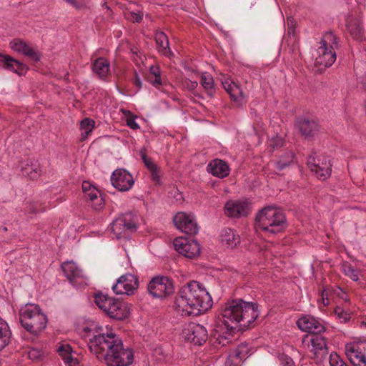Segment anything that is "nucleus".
Wrapping results in <instances>:
<instances>
[{
	"label": "nucleus",
	"instance_id": "f257e3e1",
	"mask_svg": "<svg viewBox=\"0 0 366 366\" xmlns=\"http://www.w3.org/2000/svg\"><path fill=\"white\" fill-rule=\"evenodd\" d=\"M259 315L256 303L241 299L228 301L221 311L222 325L217 326L210 340L217 347L226 346L232 342V334L238 325L241 329L249 327Z\"/></svg>",
	"mask_w": 366,
	"mask_h": 366
},
{
	"label": "nucleus",
	"instance_id": "f03ea898",
	"mask_svg": "<svg viewBox=\"0 0 366 366\" xmlns=\"http://www.w3.org/2000/svg\"><path fill=\"white\" fill-rule=\"evenodd\" d=\"M83 337L90 351L109 366H128L134 360L133 352L124 348L122 340L114 333L105 334L96 324L85 327Z\"/></svg>",
	"mask_w": 366,
	"mask_h": 366
},
{
	"label": "nucleus",
	"instance_id": "7ed1b4c3",
	"mask_svg": "<svg viewBox=\"0 0 366 366\" xmlns=\"http://www.w3.org/2000/svg\"><path fill=\"white\" fill-rule=\"evenodd\" d=\"M212 305L211 295L196 281L182 287L174 301L176 311L182 316L198 315L207 311Z\"/></svg>",
	"mask_w": 366,
	"mask_h": 366
},
{
	"label": "nucleus",
	"instance_id": "20e7f679",
	"mask_svg": "<svg viewBox=\"0 0 366 366\" xmlns=\"http://www.w3.org/2000/svg\"><path fill=\"white\" fill-rule=\"evenodd\" d=\"M286 218L282 210L274 206H267L256 216L255 228L265 234H276L286 228Z\"/></svg>",
	"mask_w": 366,
	"mask_h": 366
},
{
	"label": "nucleus",
	"instance_id": "39448f33",
	"mask_svg": "<svg viewBox=\"0 0 366 366\" xmlns=\"http://www.w3.org/2000/svg\"><path fill=\"white\" fill-rule=\"evenodd\" d=\"M19 320L22 327L34 335H38L47 323L46 315L34 304H27L21 308Z\"/></svg>",
	"mask_w": 366,
	"mask_h": 366
},
{
	"label": "nucleus",
	"instance_id": "423d86ee",
	"mask_svg": "<svg viewBox=\"0 0 366 366\" xmlns=\"http://www.w3.org/2000/svg\"><path fill=\"white\" fill-rule=\"evenodd\" d=\"M337 46V37L330 31L325 33L316 49L315 64L324 67L330 66L336 60L335 49Z\"/></svg>",
	"mask_w": 366,
	"mask_h": 366
},
{
	"label": "nucleus",
	"instance_id": "0eeeda50",
	"mask_svg": "<svg viewBox=\"0 0 366 366\" xmlns=\"http://www.w3.org/2000/svg\"><path fill=\"white\" fill-rule=\"evenodd\" d=\"M94 299L97 305L109 317L122 320L127 316L125 307L119 300L102 294L96 295Z\"/></svg>",
	"mask_w": 366,
	"mask_h": 366
},
{
	"label": "nucleus",
	"instance_id": "6e6552de",
	"mask_svg": "<svg viewBox=\"0 0 366 366\" xmlns=\"http://www.w3.org/2000/svg\"><path fill=\"white\" fill-rule=\"evenodd\" d=\"M111 229L117 239L126 238L137 229V224L132 214L127 213L116 218L111 224Z\"/></svg>",
	"mask_w": 366,
	"mask_h": 366
},
{
	"label": "nucleus",
	"instance_id": "1a4fd4ad",
	"mask_svg": "<svg viewBox=\"0 0 366 366\" xmlns=\"http://www.w3.org/2000/svg\"><path fill=\"white\" fill-rule=\"evenodd\" d=\"M147 290L154 297H166L174 292L173 282L167 277H155L149 282Z\"/></svg>",
	"mask_w": 366,
	"mask_h": 366
},
{
	"label": "nucleus",
	"instance_id": "9d476101",
	"mask_svg": "<svg viewBox=\"0 0 366 366\" xmlns=\"http://www.w3.org/2000/svg\"><path fill=\"white\" fill-rule=\"evenodd\" d=\"M184 338L194 345H202L208 339L207 329L202 325L190 322L182 331Z\"/></svg>",
	"mask_w": 366,
	"mask_h": 366
},
{
	"label": "nucleus",
	"instance_id": "9b49d317",
	"mask_svg": "<svg viewBox=\"0 0 366 366\" xmlns=\"http://www.w3.org/2000/svg\"><path fill=\"white\" fill-rule=\"evenodd\" d=\"M139 287L137 277L130 273L122 275L113 285L112 290L117 295H133Z\"/></svg>",
	"mask_w": 366,
	"mask_h": 366
},
{
	"label": "nucleus",
	"instance_id": "f8f14e48",
	"mask_svg": "<svg viewBox=\"0 0 366 366\" xmlns=\"http://www.w3.org/2000/svg\"><path fill=\"white\" fill-rule=\"evenodd\" d=\"M173 244L177 252L187 258L193 259L200 254V247L196 241L179 237L174 240Z\"/></svg>",
	"mask_w": 366,
	"mask_h": 366
},
{
	"label": "nucleus",
	"instance_id": "ddd939ff",
	"mask_svg": "<svg viewBox=\"0 0 366 366\" xmlns=\"http://www.w3.org/2000/svg\"><path fill=\"white\" fill-rule=\"evenodd\" d=\"M174 223L177 228L187 234H195L199 227L197 223L191 214L184 212H178L174 217Z\"/></svg>",
	"mask_w": 366,
	"mask_h": 366
},
{
	"label": "nucleus",
	"instance_id": "4468645a",
	"mask_svg": "<svg viewBox=\"0 0 366 366\" xmlns=\"http://www.w3.org/2000/svg\"><path fill=\"white\" fill-rule=\"evenodd\" d=\"M112 185L122 192L129 191L134 185L132 175L124 169H116L111 176Z\"/></svg>",
	"mask_w": 366,
	"mask_h": 366
},
{
	"label": "nucleus",
	"instance_id": "2eb2a0df",
	"mask_svg": "<svg viewBox=\"0 0 366 366\" xmlns=\"http://www.w3.org/2000/svg\"><path fill=\"white\" fill-rule=\"evenodd\" d=\"M307 164L310 170L315 172L320 179L324 180L331 174V164L326 157L316 159L314 156H310Z\"/></svg>",
	"mask_w": 366,
	"mask_h": 366
},
{
	"label": "nucleus",
	"instance_id": "dca6fc26",
	"mask_svg": "<svg viewBox=\"0 0 366 366\" xmlns=\"http://www.w3.org/2000/svg\"><path fill=\"white\" fill-rule=\"evenodd\" d=\"M249 205L247 201L230 200L224 205V213L229 217L240 218L249 213Z\"/></svg>",
	"mask_w": 366,
	"mask_h": 366
},
{
	"label": "nucleus",
	"instance_id": "f3484780",
	"mask_svg": "<svg viewBox=\"0 0 366 366\" xmlns=\"http://www.w3.org/2000/svg\"><path fill=\"white\" fill-rule=\"evenodd\" d=\"M82 190L86 201L92 202L91 206L95 210H99L104 205V199L99 191L89 182L82 183Z\"/></svg>",
	"mask_w": 366,
	"mask_h": 366
},
{
	"label": "nucleus",
	"instance_id": "a211bd4d",
	"mask_svg": "<svg viewBox=\"0 0 366 366\" xmlns=\"http://www.w3.org/2000/svg\"><path fill=\"white\" fill-rule=\"evenodd\" d=\"M10 46L14 51L22 54L34 62L40 59V53L21 39H13L10 42Z\"/></svg>",
	"mask_w": 366,
	"mask_h": 366
},
{
	"label": "nucleus",
	"instance_id": "6ab92c4d",
	"mask_svg": "<svg viewBox=\"0 0 366 366\" xmlns=\"http://www.w3.org/2000/svg\"><path fill=\"white\" fill-rule=\"evenodd\" d=\"M61 268L65 275L74 285L86 283V277L81 269L73 262H64Z\"/></svg>",
	"mask_w": 366,
	"mask_h": 366
},
{
	"label": "nucleus",
	"instance_id": "aec40b11",
	"mask_svg": "<svg viewBox=\"0 0 366 366\" xmlns=\"http://www.w3.org/2000/svg\"><path fill=\"white\" fill-rule=\"evenodd\" d=\"M61 268L65 275L74 285L86 283V277L81 269L73 262H64Z\"/></svg>",
	"mask_w": 366,
	"mask_h": 366
},
{
	"label": "nucleus",
	"instance_id": "412c9836",
	"mask_svg": "<svg viewBox=\"0 0 366 366\" xmlns=\"http://www.w3.org/2000/svg\"><path fill=\"white\" fill-rule=\"evenodd\" d=\"M310 342V350L313 353L314 358L317 361H322L327 355L325 339L320 335H314L311 337Z\"/></svg>",
	"mask_w": 366,
	"mask_h": 366
},
{
	"label": "nucleus",
	"instance_id": "4be33fe9",
	"mask_svg": "<svg viewBox=\"0 0 366 366\" xmlns=\"http://www.w3.org/2000/svg\"><path fill=\"white\" fill-rule=\"evenodd\" d=\"M297 325L301 330L312 334H320L325 330L322 323L312 316L300 318Z\"/></svg>",
	"mask_w": 366,
	"mask_h": 366
},
{
	"label": "nucleus",
	"instance_id": "5701e85b",
	"mask_svg": "<svg viewBox=\"0 0 366 366\" xmlns=\"http://www.w3.org/2000/svg\"><path fill=\"white\" fill-rule=\"evenodd\" d=\"M346 26L353 39L360 42L365 39L362 23L359 18L352 16H349L346 21Z\"/></svg>",
	"mask_w": 366,
	"mask_h": 366
},
{
	"label": "nucleus",
	"instance_id": "b1692460",
	"mask_svg": "<svg viewBox=\"0 0 366 366\" xmlns=\"http://www.w3.org/2000/svg\"><path fill=\"white\" fill-rule=\"evenodd\" d=\"M0 66L22 75L28 70L26 64L19 61L13 57L0 53Z\"/></svg>",
	"mask_w": 366,
	"mask_h": 366
},
{
	"label": "nucleus",
	"instance_id": "393cba45",
	"mask_svg": "<svg viewBox=\"0 0 366 366\" xmlns=\"http://www.w3.org/2000/svg\"><path fill=\"white\" fill-rule=\"evenodd\" d=\"M225 91L230 96L231 100L238 105L241 104L245 99L244 94L241 86L234 81L226 79L222 82Z\"/></svg>",
	"mask_w": 366,
	"mask_h": 366
},
{
	"label": "nucleus",
	"instance_id": "a878e982",
	"mask_svg": "<svg viewBox=\"0 0 366 366\" xmlns=\"http://www.w3.org/2000/svg\"><path fill=\"white\" fill-rule=\"evenodd\" d=\"M345 353L354 366H366V357L360 350V345L352 344L346 346Z\"/></svg>",
	"mask_w": 366,
	"mask_h": 366
},
{
	"label": "nucleus",
	"instance_id": "bb28decb",
	"mask_svg": "<svg viewBox=\"0 0 366 366\" xmlns=\"http://www.w3.org/2000/svg\"><path fill=\"white\" fill-rule=\"evenodd\" d=\"M297 126L305 137H313L318 132V124L314 119L301 118L297 122Z\"/></svg>",
	"mask_w": 366,
	"mask_h": 366
},
{
	"label": "nucleus",
	"instance_id": "cd10ccee",
	"mask_svg": "<svg viewBox=\"0 0 366 366\" xmlns=\"http://www.w3.org/2000/svg\"><path fill=\"white\" fill-rule=\"evenodd\" d=\"M207 170L213 176L219 178L226 177L229 174V168L227 164L224 161L218 159L209 162Z\"/></svg>",
	"mask_w": 366,
	"mask_h": 366
},
{
	"label": "nucleus",
	"instance_id": "c85d7f7f",
	"mask_svg": "<svg viewBox=\"0 0 366 366\" xmlns=\"http://www.w3.org/2000/svg\"><path fill=\"white\" fill-rule=\"evenodd\" d=\"M140 156L141 158L147 167V168L149 169V171L151 173V176L152 178V180L156 184L160 183V177L162 175V172L159 167L157 166V164L149 158L147 156L146 150L145 149H142L140 151Z\"/></svg>",
	"mask_w": 366,
	"mask_h": 366
},
{
	"label": "nucleus",
	"instance_id": "c756f323",
	"mask_svg": "<svg viewBox=\"0 0 366 366\" xmlns=\"http://www.w3.org/2000/svg\"><path fill=\"white\" fill-rule=\"evenodd\" d=\"M155 41L160 54L169 58L174 55L169 47L168 37L163 31H157L155 34Z\"/></svg>",
	"mask_w": 366,
	"mask_h": 366
},
{
	"label": "nucleus",
	"instance_id": "7c9ffc66",
	"mask_svg": "<svg viewBox=\"0 0 366 366\" xmlns=\"http://www.w3.org/2000/svg\"><path fill=\"white\" fill-rule=\"evenodd\" d=\"M222 243L227 247H235L239 243V237L230 228L224 229L221 234Z\"/></svg>",
	"mask_w": 366,
	"mask_h": 366
},
{
	"label": "nucleus",
	"instance_id": "2f4dec72",
	"mask_svg": "<svg viewBox=\"0 0 366 366\" xmlns=\"http://www.w3.org/2000/svg\"><path fill=\"white\" fill-rule=\"evenodd\" d=\"M92 69L101 79H105L109 74V63L104 58H97L92 64Z\"/></svg>",
	"mask_w": 366,
	"mask_h": 366
},
{
	"label": "nucleus",
	"instance_id": "473e14b6",
	"mask_svg": "<svg viewBox=\"0 0 366 366\" xmlns=\"http://www.w3.org/2000/svg\"><path fill=\"white\" fill-rule=\"evenodd\" d=\"M21 168L23 175L28 176L31 179H36L41 172L39 164L36 161H30L29 163H21Z\"/></svg>",
	"mask_w": 366,
	"mask_h": 366
},
{
	"label": "nucleus",
	"instance_id": "72a5a7b5",
	"mask_svg": "<svg viewBox=\"0 0 366 366\" xmlns=\"http://www.w3.org/2000/svg\"><path fill=\"white\" fill-rule=\"evenodd\" d=\"M57 351L67 366H76L78 363L77 360L72 356L71 347L69 345H61Z\"/></svg>",
	"mask_w": 366,
	"mask_h": 366
},
{
	"label": "nucleus",
	"instance_id": "f704fd0d",
	"mask_svg": "<svg viewBox=\"0 0 366 366\" xmlns=\"http://www.w3.org/2000/svg\"><path fill=\"white\" fill-rule=\"evenodd\" d=\"M199 81L205 92L212 97L216 92L213 76L208 72L202 73Z\"/></svg>",
	"mask_w": 366,
	"mask_h": 366
},
{
	"label": "nucleus",
	"instance_id": "c9c22d12",
	"mask_svg": "<svg viewBox=\"0 0 366 366\" xmlns=\"http://www.w3.org/2000/svg\"><path fill=\"white\" fill-rule=\"evenodd\" d=\"M11 331L8 324L0 318V350L4 349L9 342Z\"/></svg>",
	"mask_w": 366,
	"mask_h": 366
},
{
	"label": "nucleus",
	"instance_id": "e433bc0d",
	"mask_svg": "<svg viewBox=\"0 0 366 366\" xmlns=\"http://www.w3.org/2000/svg\"><path fill=\"white\" fill-rule=\"evenodd\" d=\"M146 79L147 81H149L156 88H159L162 84L160 70L157 66H150L149 72L146 76Z\"/></svg>",
	"mask_w": 366,
	"mask_h": 366
},
{
	"label": "nucleus",
	"instance_id": "4c0bfd02",
	"mask_svg": "<svg viewBox=\"0 0 366 366\" xmlns=\"http://www.w3.org/2000/svg\"><path fill=\"white\" fill-rule=\"evenodd\" d=\"M295 158L294 153L292 151H288L282 155L279 160L275 162L274 164L276 166V169L280 172L288 167L291 163L293 162Z\"/></svg>",
	"mask_w": 366,
	"mask_h": 366
},
{
	"label": "nucleus",
	"instance_id": "58836bf2",
	"mask_svg": "<svg viewBox=\"0 0 366 366\" xmlns=\"http://www.w3.org/2000/svg\"><path fill=\"white\" fill-rule=\"evenodd\" d=\"M341 270L344 274L350 277L353 281L359 280V272L348 262H343L341 264Z\"/></svg>",
	"mask_w": 366,
	"mask_h": 366
},
{
	"label": "nucleus",
	"instance_id": "ea45409f",
	"mask_svg": "<svg viewBox=\"0 0 366 366\" xmlns=\"http://www.w3.org/2000/svg\"><path fill=\"white\" fill-rule=\"evenodd\" d=\"M94 124V121L89 118H85L81 122V140H84L92 132Z\"/></svg>",
	"mask_w": 366,
	"mask_h": 366
},
{
	"label": "nucleus",
	"instance_id": "a19ab883",
	"mask_svg": "<svg viewBox=\"0 0 366 366\" xmlns=\"http://www.w3.org/2000/svg\"><path fill=\"white\" fill-rule=\"evenodd\" d=\"M335 314L342 322H346L351 319L352 313L345 310L341 307H337L335 309Z\"/></svg>",
	"mask_w": 366,
	"mask_h": 366
},
{
	"label": "nucleus",
	"instance_id": "79ce46f5",
	"mask_svg": "<svg viewBox=\"0 0 366 366\" xmlns=\"http://www.w3.org/2000/svg\"><path fill=\"white\" fill-rule=\"evenodd\" d=\"M129 79L132 84L136 87L134 93H137L142 87V81L141 79L139 74L137 73L136 70L132 71Z\"/></svg>",
	"mask_w": 366,
	"mask_h": 366
},
{
	"label": "nucleus",
	"instance_id": "37998d69",
	"mask_svg": "<svg viewBox=\"0 0 366 366\" xmlns=\"http://www.w3.org/2000/svg\"><path fill=\"white\" fill-rule=\"evenodd\" d=\"M70 6L76 9H82L86 7L89 4V0H64Z\"/></svg>",
	"mask_w": 366,
	"mask_h": 366
},
{
	"label": "nucleus",
	"instance_id": "c03bdc74",
	"mask_svg": "<svg viewBox=\"0 0 366 366\" xmlns=\"http://www.w3.org/2000/svg\"><path fill=\"white\" fill-rule=\"evenodd\" d=\"M330 366H348L337 353H331L329 359Z\"/></svg>",
	"mask_w": 366,
	"mask_h": 366
},
{
	"label": "nucleus",
	"instance_id": "a18cd8bd",
	"mask_svg": "<svg viewBox=\"0 0 366 366\" xmlns=\"http://www.w3.org/2000/svg\"><path fill=\"white\" fill-rule=\"evenodd\" d=\"M269 144L273 149L282 147L283 145L282 138L280 136L274 137L269 139Z\"/></svg>",
	"mask_w": 366,
	"mask_h": 366
},
{
	"label": "nucleus",
	"instance_id": "49530a36",
	"mask_svg": "<svg viewBox=\"0 0 366 366\" xmlns=\"http://www.w3.org/2000/svg\"><path fill=\"white\" fill-rule=\"evenodd\" d=\"M197 82L196 81H192L190 79H186L182 81V86L189 90L194 91L197 87Z\"/></svg>",
	"mask_w": 366,
	"mask_h": 366
},
{
	"label": "nucleus",
	"instance_id": "de8ad7c7",
	"mask_svg": "<svg viewBox=\"0 0 366 366\" xmlns=\"http://www.w3.org/2000/svg\"><path fill=\"white\" fill-rule=\"evenodd\" d=\"M130 20L133 22H140L142 20V15L141 14L132 12Z\"/></svg>",
	"mask_w": 366,
	"mask_h": 366
},
{
	"label": "nucleus",
	"instance_id": "09e8293b",
	"mask_svg": "<svg viewBox=\"0 0 366 366\" xmlns=\"http://www.w3.org/2000/svg\"><path fill=\"white\" fill-rule=\"evenodd\" d=\"M127 125L133 129H137L139 128V124L135 122L134 119H128Z\"/></svg>",
	"mask_w": 366,
	"mask_h": 366
},
{
	"label": "nucleus",
	"instance_id": "8fccbe9b",
	"mask_svg": "<svg viewBox=\"0 0 366 366\" xmlns=\"http://www.w3.org/2000/svg\"><path fill=\"white\" fill-rule=\"evenodd\" d=\"M283 363L285 366H293L294 365L292 360L290 357H286Z\"/></svg>",
	"mask_w": 366,
	"mask_h": 366
},
{
	"label": "nucleus",
	"instance_id": "3c124183",
	"mask_svg": "<svg viewBox=\"0 0 366 366\" xmlns=\"http://www.w3.org/2000/svg\"><path fill=\"white\" fill-rule=\"evenodd\" d=\"M102 7L106 9L107 11H109V7L107 6V4L106 2H104L102 4Z\"/></svg>",
	"mask_w": 366,
	"mask_h": 366
},
{
	"label": "nucleus",
	"instance_id": "603ef678",
	"mask_svg": "<svg viewBox=\"0 0 366 366\" xmlns=\"http://www.w3.org/2000/svg\"><path fill=\"white\" fill-rule=\"evenodd\" d=\"M322 302H323V304L324 305H327L329 304V300L327 299L325 300L324 298L322 299Z\"/></svg>",
	"mask_w": 366,
	"mask_h": 366
},
{
	"label": "nucleus",
	"instance_id": "864d4df0",
	"mask_svg": "<svg viewBox=\"0 0 366 366\" xmlns=\"http://www.w3.org/2000/svg\"><path fill=\"white\" fill-rule=\"evenodd\" d=\"M30 212L32 213H36V212H38L39 210L36 208H31Z\"/></svg>",
	"mask_w": 366,
	"mask_h": 366
},
{
	"label": "nucleus",
	"instance_id": "5fc2aeb1",
	"mask_svg": "<svg viewBox=\"0 0 366 366\" xmlns=\"http://www.w3.org/2000/svg\"><path fill=\"white\" fill-rule=\"evenodd\" d=\"M178 195L179 196V198H177V200H180V199H182V194H179Z\"/></svg>",
	"mask_w": 366,
	"mask_h": 366
},
{
	"label": "nucleus",
	"instance_id": "6e6d98bb",
	"mask_svg": "<svg viewBox=\"0 0 366 366\" xmlns=\"http://www.w3.org/2000/svg\"><path fill=\"white\" fill-rule=\"evenodd\" d=\"M31 355H32V352H29V357H30V358H31Z\"/></svg>",
	"mask_w": 366,
	"mask_h": 366
}]
</instances>
